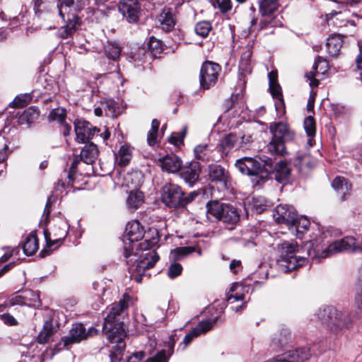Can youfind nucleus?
<instances>
[{"label": "nucleus", "instance_id": "nucleus-1", "mask_svg": "<svg viewBox=\"0 0 362 362\" xmlns=\"http://www.w3.org/2000/svg\"><path fill=\"white\" fill-rule=\"evenodd\" d=\"M130 300L131 297L128 294H124L117 303L111 305L110 311L105 318L103 332L111 344H115L110 352V362L120 361L126 346L124 341L127 336L124 327V317Z\"/></svg>", "mask_w": 362, "mask_h": 362}, {"label": "nucleus", "instance_id": "nucleus-2", "mask_svg": "<svg viewBox=\"0 0 362 362\" xmlns=\"http://www.w3.org/2000/svg\"><path fill=\"white\" fill-rule=\"evenodd\" d=\"M313 240L306 243L302 247L298 248L294 242L284 241L278 245L279 262L282 269L287 272L303 266L308 257L315 258L319 257L317 250L313 248Z\"/></svg>", "mask_w": 362, "mask_h": 362}, {"label": "nucleus", "instance_id": "nucleus-3", "mask_svg": "<svg viewBox=\"0 0 362 362\" xmlns=\"http://www.w3.org/2000/svg\"><path fill=\"white\" fill-rule=\"evenodd\" d=\"M269 131L272 134V138L267 146L268 152L275 156H286L288 152L285 143L293 140L294 132L289 128L287 124L284 122L271 124Z\"/></svg>", "mask_w": 362, "mask_h": 362}, {"label": "nucleus", "instance_id": "nucleus-4", "mask_svg": "<svg viewBox=\"0 0 362 362\" xmlns=\"http://www.w3.org/2000/svg\"><path fill=\"white\" fill-rule=\"evenodd\" d=\"M317 317L330 332L338 334L349 328L351 321L349 315L334 307L320 308Z\"/></svg>", "mask_w": 362, "mask_h": 362}, {"label": "nucleus", "instance_id": "nucleus-5", "mask_svg": "<svg viewBox=\"0 0 362 362\" xmlns=\"http://www.w3.org/2000/svg\"><path fill=\"white\" fill-rule=\"evenodd\" d=\"M75 0H58L57 9L59 16L65 23L59 30V35L62 39L71 37L80 27L81 19L74 13H71V6Z\"/></svg>", "mask_w": 362, "mask_h": 362}, {"label": "nucleus", "instance_id": "nucleus-6", "mask_svg": "<svg viewBox=\"0 0 362 362\" xmlns=\"http://www.w3.org/2000/svg\"><path fill=\"white\" fill-rule=\"evenodd\" d=\"M362 252V235L358 238L346 236L331 243L328 247L322 252L317 251L318 258H326L330 255L344 252Z\"/></svg>", "mask_w": 362, "mask_h": 362}, {"label": "nucleus", "instance_id": "nucleus-7", "mask_svg": "<svg viewBox=\"0 0 362 362\" xmlns=\"http://www.w3.org/2000/svg\"><path fill=\"white\" fill-rule=\"evenodd\" d=\"M206 207L209 218H214L230 225H235L239 221V214L237 209L231 205L214 201L209 202Z\"/></svg>", "mask_w": 362, "mask_h": 362}, {"label": "nucleus", "instance_id": "nucleus-8", "mask_svg": "<svg viewBox=\"0 0 362 362\" xmlns=\"http://www.w3.org/2000/svg\"><path fill=\"white\" fill-rule=\"evenodd\" d=\"M140 256V259H136L137 257H131L127 259V264L129 266V270L131 272H136L139 276L135 277L137 282L141 281V274L146 269H151L159 259V256L154 250H144Z\"/></svg>", "mask_w": 362, "mask_h": 362}, {"label": "nucleus", "instance_id": "nucleus-9", "mask_svg": "<svg viewBox=\"0 0 362 362\" xmlns=\"http://www.w3.org/2000/svg\"><path fill=\"white\" fill-rule=\"evenodd\" d=\"M144 235V229L138 221H133L127 224L124 238L129 243H126L125 240H124V255L126 258L138 257L139 255L137 252H132L134 247L136 246L134 243L141 240Z\"/></svg>", "mask_w": 362, "mask_h": 362}, {"label": "nucleus", "instance_id": "nucleus-10", "mask_svg": "<svg viewBox=\"0 0 362 362\" xmlns=\"http://www.w3.org/2000/svg\"><path fill=\"white\" fill-rule=\"evenodd\" d=\"M161 200L170 208L184 207L189 202L180 187L172 182H167L163 187Z\"/></svg>", "mask_w": 362, "mask_h": 362}, {"label": "nucleus", "instance_id": "nucleus-11", "mask_svg": "<svg viewBox=\"0 0 362 362\" xmlns=\"http://www.w3.org/2000/svg\"><path fill=\"white\" fill-rule=\"evenodd\" d=\"M221 66L215 62L206 61L201 67L199 72V83L201 88L209 90L218 82Z\"/></svg>", "mask_w": 362, "mask_h": 362}, {"label": "nucleus", "instance_id": "nucleus-12", "mask_svg": "<svg viewBox=\"0 0 362 362\" xmlns=\"http://www.w3.org/2000/svg\"><path fill=\"white\" fill-rule=\"evenodd\" d=\"M98 155L99 151L95 144L92 142L86 144L82 148L80 155L78 156H76L74 159L68 174V178L69 180L77 179L75 174L76 173L78 165L81 161L88 165L92 164L98 159Z\"/></svg>", "mask_w": 362, "mask_h": 362}, {"label": "nucleus", "instance_id": "nucleus-13", "mask_svg": "<svg viewBox=\"0 0 362 362\" xmlns=\"http://www.w3.org/2000/svg\"><path fill=\"white\" fill-rule=\"evenodd\" d=\"M235 167L243 175L264 178L265 166L252 157H243L236 160Z\"/></svg>", "mask_w": 362, "mask_h": 362}, {"label": "nucleus", "instance_id": "nucleus-14", "mask_svg": "<svg viewBox=\"0 0 362 362\" xmlns=\"http://www.w3.org/2000/svg\"><path fill=\"white\" fill-rule=\"evenodd\" d=\"M290 175L291 168L285 160L279 161L274 168L268 164L265 165L264 178L267 180L284 181L288 180Z\"/></svg>", "mask_w": 362, "mask_h": 362}, {"label": "nucleus", "instance_id": "nucleus-15", "mask_svg": "<svg viewBox=\"0 0 362 362\" xmlns=\"http://www.w3.org/2000/svg\"><path fill=\"white\" fill-rule=\"evenodd\" d=\"M118 9L129 23H136L139 20L141 9L138 0H121Z\"/></svg>", "mask_w": 362, "mask_h": 362}, {"label": "nucleus", "instance_id": "nucleus-16", "mask_svg": "<svg viewBox=\"0 0 362 362\" xmlns=\"http://www.w3.org/2000/svg\"><path fill=\"white\" fill-rule=\"evenodd\" d=\"M295 216H296L295 209L287 204L276 206L273 214L275 221L279 224L286 225L287 228L293 223Z\"/></svg>", "mask_w": 362, "mask_h": 362}, {"label": "nucleus", "instance_id": "nucleus-17", "mask_svg": "<svg viewBox=\"0 0 362 362\" xmlns=\"http://www.w3.org/2000/svg\"><path fill=\"white\" fill-rule=\"evenodd\" d=\"M74 129L76 140L81 143L92 139L95 133L100 131L98 128L93 127L90 122L81 119L74 122Z\"/></svg>", "mask_w": 362, "mask_h": 362}, {"label": "nucleus", "instance_id": "nucleus-18", "mask_svg": "<svg viewBox=\"0 0 362 362\" xmlns=\"http://www.w3.org/2000/svg\"><path fill=\"white\" fill-rule=\"evenodd\" d=\"M67 225L64 221H60L52 228V234L45 233V240L48 247L63 240L67 235Z\"/></svg>", "mask_w": 362, "mask_h": 362}, {"label": "nucleus", "instance_id": "nucleus-19", "mask_svg": "<svg viewBox=\"0 0 362 362\" xmlns=\"http://www.w3.org/2000/svg\"><path fill=\"white\" fill-rule=\"evenodd\" d=\"M87 339L86 328L82 324L74 325L69 332V334L62 339V343L66 347L75 343H79Z\"/></svg>", "mask_w": 362, "mask_h": 362}, {"label": "nucleus", "instance_id": "nucleus-20", "mask_svg": "<svg viewBox=\"0 0 362 362\" xmlns=\"http://www.w3.org/2000/svg\"><path fill=\"white\" fill-rule=\"evenodd\" d=\"M217 319H210L200 322L192 331H190L183 339V343L187 346L191 343L194 338L202 334L209 332L216 323Z\"/></svg>", "mask_w": 362, "mask_h": 362}, {"label": "nucleus", "instance_id": "nucleus-21", "mask_svg": "<svg viewBox=\"0 0 362 362\" xmlns=\"http://www.w3.org/2000/svg\"><path fill=\"white\" fill-rule=\"evenodd\" d=\"M40 297L37 293L30 291H23V295H17L9 299V305H35L36 303H40Z\"/></svg>", "mask_w": 362, "mask_h": 362}, {"label": "nucleus", "instance_id": "nucleus-22", "mask_svg": "<svg viewBox=\"0 0 362 362\" xmlns=\"http://www.w3.org/2000/svg\"><path fill=\"white\" fill-rule=\"evenodd\" d=\"M160 167L163 170L168 173H176L182 167V160L175 154L167 155L159 159Z\"/></svg>", "mask_w": 362, "mask_h": 362}, {"label": "nucleus", "instance_id": "nucleus-23", "mask_svg": "<svg viewBox=\"0 0 362 362\" xmlns=\"http://www.w3.org/2000/svg\"><path fill=\"white\" fill-rule=\"evenodd\" d=\"M248 291L249 286L235 283L232 285L227 294V301L228 303L233 304L237 301L245 300Z\"/></svg>", "mask_w": 362, "mask_h": 362}, {"label": "nucleus", "instance_id": "nucleus-24", "mask_svg": "<svg viewBox=\"0 0 362 362\" xmlns=\"http://www.w3.org/2000/svg\"><path fill=\"white\" fill-rule=\"evenodd\" d=\"M180 177L185 181H197L201 172V166L198 161H192L187 165L181 167Z\"/></svg>", "mask_w": 362, "mask_h": 362}, {"label": "nucleus", "instance_id": "nucleus-25", "mask_svg": "<svg viewBox=\"0 0 362 362\" xmlns=\"http://www.w3.org/2000/svg\"><path fill=\"white\" fill-rule=\"evenodd\" d=\"M157 21L160 24L162 30L166 32L171 31L175 25V19L172 13V9L164 8L162 12L158 16Z\"/></svg>", "mask_w": 362, "mask_h": 362}, {"label": "nucleus", "instance_id": "nucleus-26", "mask_svg": "<svg viewBox=\"0 0 362 362\" xmlns=\"http://www.w3.org/2000/svg\"><path fill=\"white\" fill-rule=\"evenodd\" d=\"M310 224L308 218L303 216H298L296 214L293 223H291V226H289L288 229L293 235L301 239L304 233L308 230Z\"/></svg>", "mask_w": 362, "mask_h": 362}, {"label": "nucleus", "instance_id": "nucleus-27", "mask_svg": "<svg viewBox=\"0 0 362 362\" xmlns=\"http://www.w3.org/2000/svg\"><path fill=\"white\" fill-rule=\"evenodd\" d=\"M18 123L20 125H25L29 127L39 117L40 113L35 107H30L23 111L21 113L18 112Z\"/></svg>", "mask_w": 362, "mask_h": 362}, {"label": "nucleus", "instance_id": "nucleus-28", "mask_svg": "<svg viewBox=\"0 0 362 362\" xmlns=\"http://www.w3.org/2000/svg\"><path fill=\"white\" fill-rule=\"evenodd\" d=\"M342 43L341 35L337 34L330 35L326 42V48L329 55L332 57L337 56L341 48Z\"/></svg>", "mask_w": 362, "mask_h": 362}, {"label": "nucleus", "instance_id": "nucleus-29", "mask_svg": "<svg viewBox=\"0 0 362 362\" xmlns=\"http://www.w3.org/2000/svg\"><path fill=\"white\" fill-rule=\"evenodd\" d=\"M56 332L57 328L54 327L52 321L51 320H45L43 329L40 332L37 337V341L41 344L47 343Z\"/></svg>", "mask_w": 362, "mask_h": 362}, {"label": "nucleus", "instance_id": "nucleus-30", "mask_svg": "<svg viewBox=\"0 0 362 362\" xmlns=\"http://www.w3.org/2000/svg\"><path fill=\"white\" fill-rule=\"evenodd\" d=\"M279 6V0H260L259 12L262 16H272L277 11Z\"/></svg>", "mask_w": 362, "mask_h": 362}, {"label": "nucleus", "instance_id": "nucleus-31", "mask_svg": "<svg viewBox=\"0 0 362 362\" xmlns=\"http://www.w3.org/2000/svg\"><path fill=\"white\" fill-rule=\"evenodd\" d=\"M293 336L287 328H281L278 330L272 337V342L276 346H283L292 341Z\"/></svg>", "mask_w": 362, "mask_h": 362}, {"label": "nucleus", "instance_id": "nucleus-32", "mask_svg": "<svg viewBox=\"0 0 362 362\" xmlns=\"http://www.w3.org/2000/svg\"><path fill=\"white\" fill-rule=\"evenodd\" d=\"M209 175L211 181H228L230 178L229 173L218 165H210Z\"/></svg>", "mask_w": 362, "mask_h": 362}, {"label": "nucleus", "instance_id": "nucleus-33", "mask_svg": "<svg viewBox=\"0 0 362 362\" xmlns=\"http://www.w3.org/2000/svg\"><path fill=\"white\" fill-rule=\"evenodd\" d=\"M195 158L202 162H209L212 159V151L208 144H199L194 148Z\"/></svg>", "mask_w": 362, "mask_h": 362}, {"label": "nucleus", "instance_id": "nucleus-34", "mask_svg": "<svg viewBox=\"0 0 362 362\" xmlns=\"http://www.w3.org/2000/svg\"><path fill=\"white\" fill-rule=\"evenodd\" d=\"M38 248V240L36 235L31 233L28 235L23 244L24 253L28 256L33 255L37 252Z\"/></svg>", "mask_w": 362, "mask_h": 362}, {"label": "nucleus", "instance_id": "nucleus-35", "mask_svg": "<svg viewBox=\"0 0 362 362\" xmlns=\"http://www.w3.org/2000/svg\"><path fill=\"white\" fill-rule=\"evenodd\" d=\"M332 187L339 199L343 201L349 195L352 185L351 182H332Z\"/></svg>", "mask_w": 362, "mask_h": 362}, {"label": "nucleus", "instance_id": "nucleus-36", "mask_svg": "<svg viewBox=\"0 0 362 362\" xmlns=\"http://www.w3.org/2000/svg\"><path fill=\"white\" fill-rule=\"evenodd\" d=\"M282 25V22L278 16H262L259 23V30L277 28Z\"/></svg>", "mask_w": 362, "mask_h": 362}, {"label": "nucleus", "instance_id": "nucleus-37", "mask_svg": "<svg viewBox=\"0 0 362 362\" xmlns=\"http://www.w3.org/2000/svg\"><path fill=\"white\" fill-rule=\"evenodd\" d=\"M147 54H148V52L145 47H138L131 52L129 60L134 63L135 66H139L145 62Z\"/></svg>", "mask_w": 362, "mask_h": 362}, {"label": "nucleus", "instance_id": "nucleus-38", "mask_svg": "<svg viewBox=\"0 0 362 362\" xmlns=\"http://www.w3.org/2000/svg\"><path fill=\"white\" fill-rule=\"evenodd\" d=\"M128 207L132 209H136L144 202V194L139 190L132 191L127 198Z\"/></svg>", "mask_w": 362, "mask_h": 362}, {"label": "nucleus", "instance_id": "nucleus-39", "mask_svg": "<svg viewBox=\"0 0 362 362\" xmlns=\"http://www.w3.org/2000/svg\"><path fill=\"white\" fill-rule=\"evenodd\" d=\"M116 159L119 166L124 167L127 165L132 159V151L129 147L125 145L122 146Z\"/></svg>", "mask_w": 362, "mask_h": 362}, {"label": "nucleus", "instance_id": "nucleus-40", "mask_svg": "<svg viewBox=\"0 0 362 362\" xmlns=\"http://www.w3.org/2000/svg\"><path fill=\"white\" fill-rule=\"evenodd\" d=\"M121 53L120 47L116 43L108 42L105 46V54L108 59L117 60Z\"/></svg>", "mask_w": 362, "mask_h": 362}, {"label": "nucleus", "instance_id": "nucleus-41", "mask_svg": "<svg viewBox=\"0 0 362 362\" xmlns=\"http://www.w3.org/2000/svg\"><path fill=\"white\" fill-rule=\"evenodd\" d=\"M159 126V121L156 119H153L151 122V129L147 134L148 144L151 146L156 144Z\"/></svg>", "mask_w": 362, "mask_h": 362}, {"label": "nucleus", "instance_id": "nucleus-42", "mask_svg": "<svg viewBox=\"0 0 362 362\" xmlns=\"http://www.w3.org/2000/svg\"><path fill=\"white\" fill-rule=\"evenodd\" d=\"M195 251L194 247H177L170 252V257L174 260H179L183 258L184 257L188 255L189 254L192 253Z\"/></svg>", "mask_w": 362, "mask_h": 362}, {"label": "nucleus", "instance_id": "nucleus-43", "mask_svg": "<svg viewBox=\"0 0 362 362\" xmlns=\"http://www.w3.org/2000/svg\"><path fill=\"white\" fill-rule=\"evenodd\" d=\"M212 26L209 21H203L197 23L194 28V31L197 35L206 37L209 32L211 30Z\"/></svg>", "mask_w": 362, "mask_h": 362}, {"label": "nucleus", "instance_id": "nucleus-44", "mask_svg": "<svg viewBox=\"0 0 362 362\" xmlns=\"http://www.w3.org/2000/svg\"><path fill=\"white\" fill-rule=\"evenodd\" d=\"M267 201L261 197H252L250 201L248 202V205L252 207L257 213L260 214L266 209L268 206Z\"/></svg>", "mask_w": 362, "mask_h": 362}, {"label": "nucleus", "instance_id": "nucleus-45", "mask_svg": "<svg viewBox=\"0 0 362 362\" xmlns=\"http://www.w3.org/2000/svg\"><path fill=\"white\" fill-rule=\"evenodd\" d=\"M187 132V127L184 126L180 132H174L169 137L168 141L175 146H180L183 144L184 139Z\"/></svg>", "mask_w": 362, "mask_h": 362}, {"label": "nucleus", "instance_id": "nucleus-46", "mask_svg": "<svg viewBox=\"0 0 362 362\" xmlns=\"http://www.w3.org/2000/svg\"><path fill=\"white\" fill-rule=\"evenodd\" d=\"M252 57V52L250 49H247L244 52L240 57V69L245 72H251L250 61Z\"/></svg>", "mask_w": 362, "mask_h": 362}, {"label": "nucleus", "instance_id": "nucleus-47", "mask_svg": "<svg viewBox=\"0 0 362 362\" xmlns=\"http://www.w3.org/2000/svg\"><path fill=\"white\" fill-rule=\"evenodd\" d=\"M66 112L63 108H55L52 110L49 115V119L51 121H57L60 124L65 122Z\"/></svg>", "mask_w": 362, "mask_h": 362}, {"label": "nucleus", "instance_id": "nucleus-48", "mask_svg": "<svg viewBox=\"0 0 362 362\" xmlns=\"http://www.w3.org/2000/svg\"><path fill=\"white\" fill-rule=\"evenodd\" d=\"M148 54L156 56L162 51L161 43L154 37H151L147 44Z\"/></svg>", "mask_w": 362, "mask_h": 362}, {"label": "nucleus", "instance_id": "nucleus-49", "mask_svg": "<svg viewBox=\"0 0 362 362\" xmlns=\"http://www.w3.org/2000/svg\"><path fill=\"white\" fill-rule=\"evenodd\" d=\"M304 129L308 137L315 136L316 132L315 122L312 116H308L305 119Z\"/></svg>", "mask_w": 362, "mask_h": 362}, {"label": "nucleus", "instance_id": "nucleus-50", "mask_svg": "<svg viewBox=\"0 0 362 362\" xmlns=\"http://www.w3.org/2000/svg\"><path fill=\"white\" fill-rule=\"evenodd\" d=\"M182 267L180 264L174 262L171 264L168 268V276L170 279H174L181 274Z\"/></svg>", "mask_w": 362, "mask_h": 362}, {"label": "nucleus", "instance_id": "nucleus-51", "mask_svg": "<svg viewBox=\"0 0 362 362\" xmlns=\"http://www.w3.org/2000/svg\"><path fill=\"white\" fill-rule=\"evenodd\" d=\"M103 108L104 109L106 116L115 117L116 116V104L113 100H109L103 103Z\"/></svg>", "mask_w": 362, "mask_h": 362}, {"label": "nucleus", "instance_id": "nucleus-52", "mask_svg": "<svg viewBox=\"0 0 362 362\" xmlns=\"http://www.w3.org/2000/svg\"><path fill=\"white\" fill-rule=\"evenodd\" d=\"M317 66L318 62H315L313 65L314 71H310L309 73H307L305 74V77H307L308 79L310 81V86L313 88L317 87L319 85V81L314 78L315 76L319 73L317 70Z\"/></svg>", "mask_w": 362, "mask_h": 362}, {"label": "nucleus", "instance_id": "nucleus-53", "mask_svg": "<svg viewBox=\"0 0 362 362\" xmlns=\"http://www.w3.org/2000/svg\"><path fill=\"white\" fill-rule=\"evenodd\" d=\"M311 162V158L308 154H303L300 156H298L296 160V165H299L300 168H303L304 167H308L310 168Z\"/></svg>", "mask_w": 362, "mask_h": 362}, {"label": "nucleus", "instance_id": "nucleus-54", "mask_svg": "<svg viewBox=\"0 0 362 362\" xmlns=\"http://www.w3.org/2000/svg\"><path fill=\"white\" fill-rule=\"evenodd\" d=\"M217 7L221 13H225L232 8L231 0H216Z\"/></svg>", "mask_w": 362, "mask_h": 362}, {"label": "nucleus", "instance_id": "nucleus-55", "mask_svg": "<svg viewBox=\"0 0 362 362\" xmlns=\"http://www.w3.org/2000/svg\"><path fill=\"white\" fill-rule=\"evenodd\" d=\"M235 141V136L230 134L224 137L222 141V146L225 149H230L233 147Z\"/></svg>", "mask_w": 362, "mask_h": 362}, {"label": "nucleus", "instance_id": "nucleus-56", "mask_svg": "<svg viewBox=\"0 0 362 362\" xmlns=\"http://www.w3.org/2000/svg\"><path fill=\"white\" fill-rule=\"evenodd\" d=\"M0 318L4 323L8 326H16L18 325V322L16 318L9 313H4L0 316Z\"/></svg>", "mask_w": 362, "mask_h": 362}, {"label": "nucleus", "instance_id": "nucleus-57", "mask_svg": "<svg viewBox=\"0 0 362 362\" xmlns=\"http://www.w3.org/2000/svg\"><path fill=\"white\" fill-rule=\"evenodd\" d=\"M270 93L274 98L282 97L281 88L279 83L269 85Z\"/></svg>", "mask_w": 362, "mask_h": 362}, {"label": "nucleus", "instance_id": "nucleus-58", "mask_svg": "<svg viewBox=\"0 0 362 362\" xmlns=\"http://www.w3.org/2000/svg\"><path fill=\"white\" fill-rule=\"evenodd\" d=\"M148 362H168L165 351H160L155 356L150 358Z\"/></svg>", "mask_w": 362, "mask_h": 362}, {"label": "nucleus", "instance_id": "nucleus-59", "mask_svg": "<svg viewBox=\"0 0 362 362\" xmlns=\"http://www.w3.org/2000/svg\"><path fill=\"white\" fill-rule=\"evenodd\" d=\"M144 359V354L142 351L136 352L130 356L127 362H143Z\"/></svg>", "mask_w": 362, "mask_h": 362}, {"label": "nucleus", "instance_id": "nucleus-60", "mask_svg": "<svg viewBox=\"0 0 362 362\" xmlns=\"http://www.w3.org/2000/svg\"><path fill=\"white\" fill-rule=\"evenodd\" d=\"M54 196L51 195L48 197L47 204L45 207L44 214H43V216L45 218V220H47L49 216V214L51 212V205H52V202H54Z\"/></svg>", "mask_w": 362, "mask_h": 362}, {"label": "nucleus", "instance_id": "nucleus-61", "mask_svg": "<svg viewBox=\"0 0 362 362\" xmlns=\"http://www.w3.org/2000/svg\"><path fill=\"white\" fill-rule=\"evenodd\" d=\"M356 307L357 312L362 317V288L356 296Z\"/></svg>", "mask_w": 362, "mask_h": 362}, {"label": "nucleus", "instance_id": "nucleus-62", "mask_svg": "<svg viewBox=\"0 0 362 362\" xmlns=\"http://www.w3.org/2000/svg\"><path fill=\"white\" fill-rule=\"evenodd\" d=\"M229 268L233 274L238 273L239 269L241 268V262L240 260L233 259L231 261Z\"/></svg>", "mask_w": 362, "mask_h": 362}, {"label": "nucleus", "instance_id": "nucleus-63", "mask_svg": "<svg viewBox=\"0 0 362 362\" xmlns=\"http://www.w3.org/2000/svg\"><path fill=\"white\" fill-rule=\"evenodd\" d=\"M26 98V96H17L11 104H13L16 106H25L27 104Z\"/></svg>", "mask_w": 362, "mask_h": 362}, {"label": "nucleus", "instance_id": "nucleus-64", "mask_svg": "<svg viewBox=\"0 0 362 362\" xmlns=\"http://www.w3.org/2000/svg\"><path fill=\"white\" fill-rule=\"evenodd\" d=\"M356 66L359 70V77L362 81V54L361 53L356 59Z\"/></svg>", "mask_w": 362, "mask_h": 362}]
</instances>
